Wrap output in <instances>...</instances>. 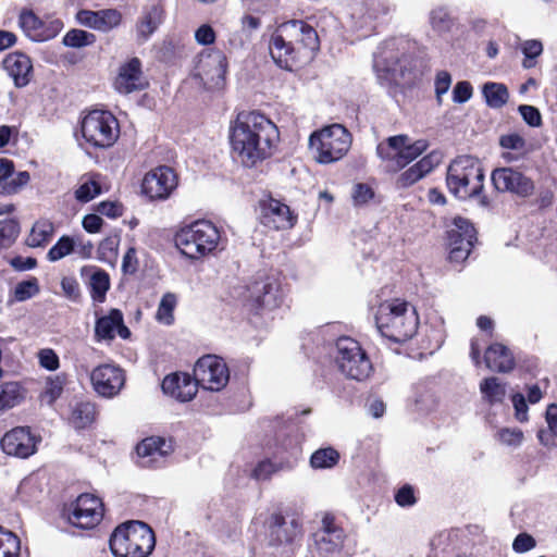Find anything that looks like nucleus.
Returning a JSON list of instances; mask_svg holds the SVG:
<instances>
[{"mask_svg": "<svg viewBox=\"0 0 557 557\" xmlns=\"http://www.w3.org/2000/svg\"><path fill=\"white\" fill-rule=\"evenodd\" d=\"M347 136L348 129L342 124L334 123L312 132L308 139H343Z\"/></svg>", "mask_w": 557, "mask_h": 557, "instance_id": "obj_49", "label": "nucleus"}, {"mask_svg": "<svg viewBox=\"0 0 557 557\" xmlns=\"http://www.w3.org/2000/svg\"><path fill=\"white\" fill-rule=\"evenodd\" d=\"M146 86L147 82L143 75L141 62L138 58H133L120 66L114 81V88L117 92L128 95L143 90Z\"/></svg>", "mask_w": 557, "mask_h": 557, "instance_id": "obj_24", "label": "nucleus"}, {"mask_svg": "<svg viewBox=\"0 0 557 557\" xmlns=\"http://www.w3.org/2000/svg\"><path fill=\"white\" fill-rule=\"evenodd\" d=\"M482 94L486 104L493 109L503 108L509 99L508 89L502 83H485L482 87Z\"/></svg>", "mask_w": 557, "mask_h": 557, "instance_id": "obj_36", "label": "nucleus"}, {"mask_svg": "<svg viewBox=\"0 0 557 557\" xmlns=\"http://www.w3.org/2000/svg\"><path fill=\"white\" fill-rule=\"evenodd\" d=\"M21 552V541L18 536L0 527V557H18Z\"/></svg>", "mask_w": 557, "mask_h": 557, "instance_id": "obj_38", "label": "nucleus"}, {"mask_svg": "<svg viewBox=\"0 0 557 557\" xmlns=\"http://www.w3.org/2000/svg\"><path fill=\"white\" fill-rule=\"evenodd\" d=\"M484 361L490 370L500 373L509 372L515 368L512 354L506 346L499 343L487 347Z\"/></svg>", "mask_w": 557, "mask_h": 557, "instance_id": "obj_34", "label": "nucleus"}, {"mask_svg": "<svg viewBox=\"0 0 557 557\" xmlns=\"http://www.w3.org/2000/svg\"><path fill=\"white\" fill-rule=\"evenodd\" d=\"M451 85V75L447 71H440L435 76L434 87L438 103H442V97L449 90Z\"/></svg>", "mask_w": 557, "mask_h": 557, "instance_id": "obj_57", "label": "nucleus"}, {"mask_svg": "<svg viewBox=\"0 0 557 557\" xmlns=\"http://www.w3.org/2000/svg\"><path fill=\"white\" fill-rule=\"evenodd\" d=\"M221 242V231L208 220L196 221L176 232V248L190 259L213 255Z\"/></svg>", "mask_w": 557, "mask_h": 557, "instance_id": "obj_5", "label": "nucleus"}, {"mask_svg": "<svg viewBox=\"0 0 557 557\" xmlns=\"http://www.w3.org/2000/svg\"><path fill=\"white\" fill-rule=\"evenodd\" d=\"M171 449V443H166L162 437H147L143 440L136 447L139 463L143 467H149L157 463L165 457Z\"/></svg>", "mask_w": 557, "mask_h": 557, "instance_id": "obj_31", "label": "nucleus"}, {"mask_svg": "<svg viewBox=\"0 0 557 557\" xmlns=\"http://www.w3.org/2000/svg\"><path fill=\"white\" fill-rule=\"evenodd\" d=\"M14 164L11 160L0 159V194L13 195L29 182V173L26 171L13 175Z\"/></svg>", "mask_w": 557, "mask_h": 557, "instance_id": "obj_33", "label": "nucleus"}, {"mask_svg": "<svg viewBox=\"0 0 557 557\" xmlns=\"http://www.w3.org/2000/svg\"><path fill=\"white\" fill-rule=\"evenodd\" d=\"M227 61L225 54L220 50H206L200 54L198 76L205 85L219 86L224 79Z\"/></svg>", "mask_w": 557, "mask_h": 557, "instance_id": "obj_22", "label": "nucleus"}, {"mask_svg": "<svg viewBox=\"0 0 557 557\" xmlns=\"http://www.w3.org/2000/svg\"><path fill=\"white\" fill-rule=\"evenodd\" d=\"M109 544L115 557H147L154 548L156 537L148 524L129 521L115 528Z\"/></svg>", "mask_w": 557, "mask_h": 557, "instance_id": "obj_4", "label": "nucleus"}, {"mask_svg": "<svg viewBox=\"0 0 557 557\" xmlns=\"http://www.w3.org/2000/svg\"><path fill=\"white\" fill-rule=\"evenodd\" d=\"M81 132L84 139H117L120 125L117 119L109 111H89L81 122Z\"/></svg>", "mask_w": 557, "mask_h": 557, "instance_id": "obj_13", "label": "nucleus"}, {"mask_svg": "<svg viewBox=\"0 0 557 557\" xmlns=\"http://www.w3.org/2000/svg\"><path fill=\"white\" fill-rule=\"evenodd\" d=\"M119 248V239L116 237H107L99 244V253L101 260L108 258L116 259Z\"/></svg>", "mask_w": 557, "mask_h": 557, "instance_id": "obj_60", "label": "nucleus"}, {"mask_svg": "<svg viewBox=\"0 0 557 557\" xmlns=\"http://www.w3.org/2000/svg\"><path fill=\"white\" fill-rule=\"evenodd\" d=\"M195 40L200 46L213 45L216 40V33L209 23H203L195 29Z\"/></svg>", "mask_w": 557, "mask_h": 557, "instance_id": "obj_54", "label": "nucleus"}, {"mask_svg": "<svg viewBox=\"0 0 557 557\" xmlns=\"http://www.w3.org/2000/svg\"><path fill=\"white\" fill-rule=\"evenodd\" d=\"M20 234V224L14 219L0 221V249L11 247Z\"/></svg>", "mask_w": 557, "mask_h": 557, "instance_id": "obj_43", "label": "nucleus"}, {"mask_svg": "<svg viewBox=\"0 0 557 557\" xmlns=\"http://www.w3.org/2000/svg\"><path fill=\"white\" fill-rule=\"evenodd\" d=\"M476 232L469 220L456 216L447 231L450 262L461 263L469 257L476 240Z\"/></svg>", "mask_w": 557, "mask_h": 557, "instance_id": "obj_12", "label": "nucleus"}, {"mask_svg": "<svg viewBox=\"0 0 557 557\" xmlns=\"http://www.w3.org/2000/svg\"><path fill=\"white\" fill-rule=\"evenodd\" d=\"M414 42L406 38L383 41L373 54V70L383 86L398 85L413 74L420 60Z\"/></svg>", "mask_w": 557, "mask_h": 557, "instance_id": "obj_1", "label": "nucleus"}, {"mask_svg": "<svg viewBox=\"0 0 557 557\" xmlns=\"http://www.w3.org/2000/svg\"><path fill=\"white\" fill-rule=\"evenodd\" d=\"M161 23V13L157 8L146 13L137 25L138 35L146 40Z\"/></svg>", "mask_w": 557, "mask_h": 557, "instance_id": "obj_45", "label": "nucleus"}, {"mask_svg": "<svg viewBox=\"0 0 557 557\" xmlns=\"http://www.w3.org/2000/svg\"><path fill=\"white\" fill-rule=\"evenodd\" d=\"M351 141H309L311 158L321 164L341 160L350 149Z\"/></svg>", "mask_w": 557, "mask_h": 557, "instance_id": "obj_29", "label": "nucleus"}, {"mask_svg": "<svg viewBox=\"0 0 557 557\" xmlns=\"http://www.w3.org/2000/svg\"><path fill=\"white\" fill-rule=\"evenodd\" d=\"M21 387L15 382H8L1 386L0 391V411L5 408H12L21 400Z\"/></svg>", "mask_w": 557, "mask_h": 557, "instance_id": "obj_47", "label": "nucleus"}, {"mask_svg": "<svg viewBox=\"0 0 557 557\" xmlns=\"http://www.w3.org/2000/svg\"><path fill=\"white\" fill-rule=\"evenodd\" d=\"M115 333L122 338H128L131 332L124 325L123 314L119 309H111L110 312L97 320L95 335L98 341H112Z\"/></svg>", "mask_w": 557, "mask_h": 557, "instance_id": "obj_28", "label": "nucleus"}, {"mask_svg": "<svg viewBox=\"0 0 557 557\" xmlns=\"http://www.w3.org/2000/svg\"><path fill=\"white\" fill-rule=\"evenodd\" d=\"M195 377L188 373L176 372V399L191 400L198 386L211 392L222 391L228 383L230 371L224 360L214 355H207L198 359L194 369Z\"/></svg>", "mask_w": 557, "mask_h": 557, "instance_id": "obj_2", "label": "nucleus"}, {"mask_svg": "<svg viewBox=\"0 0 557 557\" xmlns=\"http://www.w3.org/2000/svg\"><path fill=\"white\" fill-rule=\"evenodd\" d=\"M101 193L99 183L90 178L83 183L76 190L75 197L81 202H88Z\"/></svg>", "mask_w": 557, "mask_h": 557, "instance_id": "obj_51", "label": "nucleus"}, {"mask_svg": "<svg viewBox=\"0 0 557 557\" xmlns=\"http://www.w3.org/2000/svg\"><path fill=\"white\" fill-rule=\"evenodd\" d=\"M339 459L338 453L333 448H321L314 451L310 458V463L315 469L332 468Z\"/></svg>", "mask_w": 557, "mask_h": 557, "instance_id": "obj_46", "label": "nucleus"}, {"mask_svg": "<svg viewBox=\"0 0 557 557\" xmlns=\"http://www.w3.org/2000/svg\"><path fill=\"white\" fill-rule=\"evenodd\" d=\"M472 94L473 89L469 82H458L453 89V101L455 103H465L472 97Z\"/></svg>", "mask_w": 557, "mask_h": 557, "instance_id": "obj_61", "label": "nucleus"}, {"mask_svg": "<svg viewBox=\"0 0 557 557\" xmlns=\"http://www.w3.org/2000/svg\"><path fill=\"white\" fill-rule=\"evenodd\" d=\"M446 184L458 199L466 200L479 196L484 187V172L481 162L472 156H459L447 170Z\"/></svg>", "mask_w": 557, "mask_h": 557, "instance_id": "obj_6", "label": "nucleus"}, {"mask_svg": "<svg viewBox=\"0 0 557 557\" xmlns=\"http://www.w3.org/2000/svg\"><path fill=\"white\" fill-rule=\"evenodd\" d=\"M503 151V157L508 162L518 161L524 158L533 150L531 141H499Z\"/></svg>", "mask_w": 557, "mask_h": 557, "instance_id": "obj_39", "label": "nucleus"}, {"mask_svg": "<svg viewBox=\"0 0 557 557\" xmlns=\"http://www.w3.org/2000/svg\"><path fill=\"white\" fill-rule=\"evenodd\" d=\"M535 540L528 533H520L512 543L516 553H527L535 547Z\"/></svg>", "mask_w": 557, "mask_h": 557, "instance_id": "obj_64", "label": "nucleus"}, {"mask_svg": "<svg viewBox=\"0 0 557 557\" xmlns=\"http://www.w3.org/2000/svg\"><path fill=\"white\" fill-rule=\"evenodd\" d=\"M121 22V14L116 10H101L98 11V26L97 30L108 32Z\"/></svg>", "mask_w": 557, "mask_h": 557, "instance_id": "obj_52", "label": "nucleus"}, {"mask_svg": "<svg viewBox=\"0 0 557 557\" xmlns=\"http://www.w3.org/2000/svg\"><path fill=\"white\" fill-rule=\"evenodd\" d=\"M249 293L258 309H273L280 304V286L273 277L255 281L249 286Z\"/></svg>", "mask_w": 557, "mask_h": 557, "instance_id": "obj_27", "label": "nucleus"}, {"mask_svg": "<svg viewBox=\"0 0 557 557\" xmlns=\"http://www.w3.org/2000/svg\"><path fill=\"white\" fill-rule=\"evenodd\" d=\"M1 448L9 456L27 458L36 451L35 437L27 428H14L3 435Z\"/></svg>", "mask_w": 557, "mask_h": 557, "instance_id": "obj_23", "label": "nucleus"}, {"mask_svg": "<svg viewBox=\"0 0 557 557\" xmlns=\"http://www.w3.org/2000/svg\"><path fill=\"white\" fill-rule=\"evenodd\" d=\"M53 233V223L47 219H40L33 225L27 237V245L33 248L46 246L51 240Z\"/></svg>", "mask_w": 557, "mask_h": 557, "instance_id": "obj_35", "label": "nucleus"}, {"mask_svg": "<svg viewBox=\"0 0 557 557\" xmlns=\"http://www.w3.org/2000/svg\"><path fill=\"white\" fill-rule=\"evenodd\" d=\"M277 126L257 111L238 112L230 125L228 139H278Z\"/></svg>", "mask_w": 557, "mask_h": 557, "instance_id": "obj_9", "label": "nucleus"}, {"mask_svg": "<svg viewBox=\"0 0 557 557\" xmlns=\"http://www.w3.org/2000/svg\"><path fill=\"white\" fill-rule=\"evenodd\" d=\"M271 58L283 70L293 71L300 63L307 62L296 46L282 32V24L272 34L269 41Z\"/></svg>", "mask_w": 557, "mask_h": 557, "instance_id": "obj_18", "label": "nucleus"}, {"mask_svg": "<svg viewBox=\"0 0 557 557\" xmlns=\"http://www.w3.org/2000/svg\"><path fill=\"white\" fill-rule=\"evenodd\" d=\"M3 69L13 79L16 87L26 86L33 76L32 61L22 52L8 54L3 60Z\"/></svg>", "mask_w": 557, "mask_h": 557, "instance_id": "obj_30", "label": "nucleus"}, {"mask_svg": "<svg viewBox=\"0 0 557 557\" xmlns=\"http://www.w3.org/2000/svg\"><path fill=\"white\" fill-rule=\"evenodd\" d=\"M395 502L400 507L413 506L417 502L413 487L408 484L400 487L395 494Z\"/></svg>", "mask_w": 557, "mask_h": 557, "instance_id": "obj_63", "label": "nucleus"}, {"mask_svg": "<svg viewBox=\"0 0 557 557\" xmlns=\"http://www.w3.org/2000/svg\"><path fill=\"white\" fill-rule=\"evenodd\" d=\"M83 277H88L90 297L96 302H103L110 289L111 282L109 274L95 265H85L81 269Z\"/></svg>", "mask_w": 557, "mask_h": 557, "instance_id": "obj_32", "label": "nucleus"}, {"mask_svg": "<svg viewBox=\"0 0 557 557\" xmlns=\"http://www.w3.org/2000/svg\"><path fill=\"white\" fill-rule=\"evenodd\" d=\"M18 25L24 34L33 41L41 42L54 38L63 28L59 18L41 20L32 10H22Z\"/></svg>", "mask_w": 557, "mask_h": 557, "instance_id": "obj_17", "label": "nucleus"}, {"mask_svg": "<svg viewBox=\"0 0 557 557\" xmlns=\"http://www.w3.org/2000/svg\"><path fill=\"white\" fill-rule=\"evenodd\" d=\"M282 32L307 62L313 59L320 48V39L311 25L300 20H292L282 24Z\"/></svg>", "mask_w": 557, "mask_h": 557, "instance_id": "obj_14", "label": "nucleus"}, {"mask_svg": "<svg viewBox=\"0 0 557 557\" xmlns=\"http://www.w3.org/2000/svg\"><path fill=\"white\" fill-rule=\"evenodd\" d=\"M387 7L383 0H354L350 4V16L358 29L368 28L383 14Z\"/></svg>", "mask_w": 557, "mask_h": 557, "instance_id": "obj_26", "label": "nucleus"}, {"mask_svg": "<svg viewBox=\"0 0 557 557\" xmlns=\"http://www.w3.org/2000/svg\"><path fill=\"white\" fill-rule=\"evenodd\" d=\"M232 157L251 168L272 154V141H231Z\"/></svg>", "mask_w": 557, "mask_h": 557, "instance_id": "obj_25", "label": "nucleus"}, {"mask_svg": "<svg viewBox=\"0 0 557 557\" xmlns=\"http://www.w3.org/2000/svg\"><path fill=\"white\" fill-rule=\"evenodd\" d=\"M174 173L169 166L161 165L148 172L141 182V191L151 200L166 199L173 189Z\"/></svg>", "mask_w": 557, "mask_h": 557, "instance_id": "obj_20", "label": "nucleus"}, {"mask_svg": "<svg viewBox=\"0 0 557 557\" xmlns=\"http://www.w3.org/2000/svg\"><path fill=\"white\" fill-rule=\"evenodd\" d=\"M480 391L490 404L500 403L506 394L504 385L494 376L485 379L480 384Z\"/></svg>", "mask_w": 557, "mask_h": 557, "instance_id": "obj_40", "label": "nucleus"}, {"mask_svg": "<svg viewBox=\"0 0 557 557\" xmlns=\"http://www.w3.org/2000/svg\"><path fill=\"white\" fill-rule=\"evenodd\" d=\"M103 517V504L92 494H82L72 504V510L67 515L69 521L81 529L96 527Z\"/></svg>", "mask_w": 557, "mask_h": 557, "instance_id": "obj_15", "label": "nucleus"}, {"mask_svg": "<svg viewBox=\"0 0 557 557\" xmlns=\"http://www.w3.org/2000/svg\"><path fill=\"white\" fill-rule=\"evenodd\" d=\"M138 265L137 251L134 247H129L122 260V272L125 275H133L137 272Z\"/></svg>", "mask_w": 557, "mask_h": 557, "instance_id": "obj_62", "label": "nucleus"}, {"mask_svg": "<svg viewBox=\"0 0 557 557\" xmlns=\"http://www.w3.org/2000/svg\"><path fill=\"white\" fill-rule=\"evenodd\" d=\"M430 23L435 30L447 32L453 24V20L446 9L437 8L431 11Z\"/></svg>", "mask_w": 557, "mask_h": 557, "instance_id": "obj_50", "label": "nucleus"}, {"mask_svg": "<svg viewBox=\"0 0 557 557\" xmlns=\"http://www.w3.org/2000/svg\"><path fill=\"white\" fill-rule=\"evenodd\" d=\"M345 541L346 533L334 516L324 513L320 529L313 534L312 557H339Z\"/></svg>", "mask_w": 557, "mask_h": 557, "instance_id": "obj_10", "label": "nucleus"}, {"mask_svg": "<svg viewBox=\"0 0 557 557\" xmlns=\"http://www.w3.org/2000/svg\"><path fill=\"white\" fill-rule=\"evenodd\" d=\"M96 417V407L91 403L77 404L71 414V423L76 429H85L90 425Z\"/></svg>", "mask_w": 557, "mask_h": 557, "instance_id": "obj_37", "label": "nucleus"}, {"mask_svg": "<svg viewBox=\"0 0 557 557\" xmlns=\"http://www.w3.org/2000/svg\"><path fill=\"white\" fill-rule=\"evenodd\" d=\"M375 324L382 336L395 343H405L417 333L419 322L409 302L392 299L377 307Z\"/></svg>", "mask_w": 557, "mask_h": 557, "instance_id": "obj_3", "label": "nucleus"}, {"mask_svg": "<svg viewBox=\"0 0 557 557\" xmlns=\"http://www.w3.org/2000/svg\"><path fill=\"white\" fill-rule=\"evenodd\" d=\"M39 364L49 370L54 371L59 368L60 361L53 349L44 348L38 352Z\"/></svg>", "mask_w": 557, "mask_h": 557, "instance_id": "obj_59", "label": "nucleus"}, {"mask_svg": "<svg viewBox=\"0 0 557 557\" xmlns=\"http://www.w3.org/2000/svg\"><path fill=\"white\" fill-rule=\"evenodd\" d=\"M90 382L99 396L112 398L122 391L125 384V373L117 366L104 363L91 371Z\"/></svg>", "mask_w": 557, "mask_h": 557, "instance_id": "obj_16", "label": "nucleus"}, {"mask_svg": "<svg viewBox=\"0 0 557 557\" xmlns=\"http://www.w3.org/2000/svg\"><path fill=\"white\" fill-rule=\"evenodd\" d=\"M157 322L171 325L174 319V294L166 293L160 300L156 315Z\"/></svg>", "mask_w": 557, "mask_h": 557, "instance_id": "obj_48", "label": "nucleus"}, {"mask_svg": "<svg viewBox=\"0 0 557 557\" xmlns=\"http://www.w3.org/2000/svg\"><path fill=\"white\" fill-rule=\"evenodd\" d=\"M491 178L499 191H510L521 197H528L534 190V184L529 177L510 168L494 170Z\"/></svg>", "mask_w": 557, "mask_h": 557, "instance_id": "obj_21", "label": "nucleus"}, {"mask_svg": "<svg viewBox=\"0 0 557 557\" xmlns=\"http://www.w3.org/2000/svg\"><path fill=\"white\" fill-rule=\"evenodd\" d=\"M40 292L39 283L36 277H30L29 280L22 281L16 284L13 290V300L14 301H26Z\"/></svg>", "mask_w": 557, "mask_h": 557, "instance_id": "obj_44", "label": "nucleus"}, {"mask_svg": "<svg viewBox=\"0 0 557 557\" xmlns=\"http://www.w3.org/2000/svg\"><path fill=\"white\" fill-rule=\"evenodd\" d=\"M373 197L374 191L368 184L358 183L352 188L351 198L355 206L367 205Z\"/></svg>", "mask_w": 557, "mask_h": 557, "instance_id": "obj_55", "label": "nucleus"}, {"mask_svg": "<svg viewBox=\"0 0 557 557\" xmlns=\"http://www.w3.org/2000/svg\"><path fill=\"white\" fill-rule=\"evenodd\" d=\"M518 111L528 125L532 127L541 125L542 116L537 108L529 104H521L519 106Z\"/></svg>", "mask_w": 557, "mask_h": 557, "instance_id": "obj_58", "label": "nucleus"}, {"mask_svg": "<svg viewBox=\"0 0 557 557\" xmlns=\"http://www.w3.org/2000/svg\"><path fill=\"white\" fill-rule=\"evenodd\" d=\"M64 380L55 375L53 377H48L45 389V397L48 398V403H54L63 392Z\"/></svg>", "mask_w": 557, "mask_h": 557, "instance_id": "obj_56", "label": "nucleus"}, {"mask_svg": "<svg viewBox=\"0 0 557 557\" xmlns=\"http://www.w3.org/2000/svg\"><path fill=\"white\" fill-rule=\"evenodd\" d=\"M96 41V36L83 29H71L69 30L63 39L62 44L71 48H83L92 45Z\"/></svg>", "mask_w": 557, "mask_h": 557, "instance_id": "obj_42", "label": "nucleus"}, {"mask_svg": "<svg viewBox=\"0 0 557 557\" xmlns=\"http://www.w3.org/2000/svg\"><path fill=\"white\" fill-rule=\"evenodd\" d=\"M425 149V141H379L376 153L387 171L396 172L409 164Z\"/></svg>", "mask_w": 557, "mask_h": 557, "instance_id": "obj_11", "label": "nucleus"}, {"mask_svg": "<svg viewBox=\"0 0 557 557\" xmlns=\"http://www.w3.org/2000/svg\"><path fill=\"white\" fill-rule=\"evenodd\" d=\"M335 362L339 372L348 380L367 381L373 366L360 344L351 337H341L336 342Z\"/></svg>", "mask_w": 557, "mask_h": 557, "instance_id": "obj_8", "label": "nucleus"}, {"mask_svg": "<svg viewBox=\"0 0 557 557\" xmlns=\"http://www.w3.org/2000/svg\"><path fill=\"white\" fill-rule=\"evenodd\" d=\"M523 437V432L517 428H503L497 432L498 441L507 446L518 447L521 445Z\"/></svg>", "mask_w": 557, "mask_h": 557, "instance_id": "obj_53", "label": "nucleus"}, {"mask_svg": "<svg viewBox=\"0 0 557 557\" xmlns=\"http://www.w3.org/2000/svg\"><path fill=\"white\" fill-rule=\"evenodd\" d=\"M76 240L74 237L63 235L59 240L49 249L47 259L55 262L75 250Z\"/></svg>", "mask_w": 557, "mask_h": 557, "instance_id": "obj_41", "label": "nucleus"}, {"mask_svg": "<svg viewBox=\"0 0 557 557\" xmlns=\"http://www.w3.org/2000/svg\"><path fill=\"white\" fill-rule=\"evenodd\" d=\"M265 542L277 555L289 557L302 536V521L295 515L272 512L264 522Z\"/></svg>", "mask_w": 557, "mask_h": 557, "instance_id": "obj_7", "label": "nucleus"}, {"mask_svg": "<svg viewBox=\"0 0 557 557\" xmlns=\"http://www.w3.org/2000/svg\"><path fill=\"white\" fill-rule=\"evenodd\" d=\"M260 221L272 230H289L297 221V216L293 214L289 207L280 200L270 198L260 203Z\"/></svg>", "mask_w": 557, "mask_h": 557, "instance_id": "obj_19", "label": "nucleus"}]
</instances>
